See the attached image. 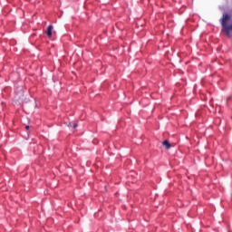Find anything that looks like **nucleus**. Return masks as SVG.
Instances as JSON below:
<instances>
[{
	"instance_id": "f257e3e1",
	"label": "nucleus",
	"mask_w": 232,
	"mask_h": 232,
	"mask_svg": "<svg viewBox=\"0 0 232 232\" xmlns=\"http://www.w3.org/2000/svg\"><path fill=\"white\" fill-rule=\"evenodd\" d=\"M219 22L221 23V34L225 35V37H228L229 39H231L232 37L231 14L224 13Z\"/></svg>"
},
{
	"instance_id": "f03ea898",
	"label": "nucleus",
	"mask_w": 232,
	"mask_h": 232,
	"mask_svg": "<svg viewBox=\"0 0 232 232\" xmlns=\"http://www.w3.org/2000/svg\"><path fill=\"white\" fill-rule=\"evenodd\" d=\"M16 101H19V102H23L24 100V92L21 90L20 92H17L15 96Z\"/></svg>"
},
{
	"instance_id": "7ed1b4c3",
	"label": "nucleus",
	"mask_w": 232,
	"mask_h": 232,
	"mask_svg": "<svg viewBox=\"0 0 232 232\" xmlns=\"http://www.w3.org/2000/svg\"><path fill=\"white\" fill-rule=\"evenodd\" d=\"M53 30V25H49L47 27L46 35L47 37H52V32Z\"/></svg>"
},
{
	"instance_id": "20e7f679",
	"label": "nucleus",
	"mask_w": 232,
	"mask_h": 232,
	"mask_svg": "<svg viewBox=\"0 0 232 232\" xmlns=\"http://www.w3.org/2000/svg\"><path fill=\"white\" fill-rule=\"evenodd\" d=\"M162 146H164L166 148V150H169L171 148V143H169V140H165L162 142Z\"/></svg>"
},
{
	"instance_id": "39448f33",
	"label": "nucleus",
	"mask_w": 232,
	"mask_h": 232,
	"mask_svg": "<svg viewBox=\"0 0 232 232\" xmlns=\"http://www.w3.org/2000/svg\"><path fill=\"white\" fill-rule=\"evenodd\" d=\"M25 130H30V125H26Z\"/></svg>"
},
{
	"instance_id": "423d86ee",
	"label": "nucleus",
	"mask_w": 232,
	"mask_h": 232,
	"mask_svg": "<svg viewBox=\"0 0 232 232\" xmlns=\"http://www.w3.org/2000/svg\"><path fill=\"white\" fill-rule=\"evenodd\" d=\"M73 128H74V129L77 128V123H74V124H73Z\"/></svg>"
},
{
	"instance_id": "0eeeda50",
	"label": "nucleus",
	"mask_w": 232,
	"mask_h": 232,
	"mask_svg": "<svg viewBox=\"0 0 232 232\" xmlns=\"http://www.w3.org/2000/svg\"><path fill=\"white\" fill-rule=\"evenodd\" d=\"M67 126H68V128H70V126H72V122H69V124Z\"/></svg>"
},
{
	"instance_id": "6e6552de",
	"label": "nucleus",
	"mask_w": 232,
	"mask_h": 232,
	"mask_svg": "<svg viewBox=\"0 0 232 232\" xmlns=\"http://www.w3.org/2000/svg\"><path fill=\"white\" fill-rule=\"evenodd\" d=\"M130 173H131L132 176L134 175V172H133V171H131Z\"/></svg>"
},
{
	"instance_id": "1a4fd4ad",
	"label": "nucleus",
	"mask_w": 232,
	"mask_h": 232,
	"mask_svg": "<svg viewBox=\"0 0 232 232\" xmlns=\"http://www.w3.org/2000/svg\"><path fill=\"white\" fill-rule=\"evenodd\" d=\"M231 100V98H227V101H230Z\"/></svg>"
}]
</instances>
